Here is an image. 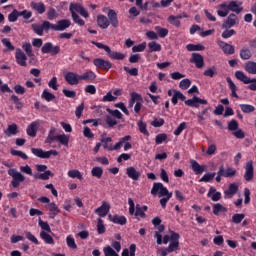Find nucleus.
<instances>
[{"label":"nucleus","mask_w":256,"mask_h":256,"mask_svg":"<svg viewBox=\"0 0 256 256\" xmlns=\"http://www.w3.org/2000/svg\"><path fill=\"white\" fill-rule=\"evenodd\" d=\"M159 193L160 197H165L160 199V205L165 209L167 207V202L171 197H173V193L169 192V190L163 186V183H154L152 190H151V195H157Z\"/></svg>","instance_id":"nucleus-1"},{"label":"nucleus","mask_w":256,"mask_h":256,"mask_svg":"<svg viewBox=\"0 0 256 256\" xmlns=\"http://www.w3.org/2000/svg\"><path fill=\"white\" fill-rule=\"evenodd\" d=\"M92 44L96 45L98 49H103L107 53L108 57H110V59H114L115 61H123V59H125V54L112 51L109 46L103 43L92 41Z\"/></svg>","instance_id":"nucleus-2"},{"label":"nucleus","mask_w":256,"mask_h":256,"mask_svg":"<svg viewBox=\"0 0 256 256\" xmlns=\"http://www.w3.org/2000/svg\"><path fill=\"white\" fill-rule=\"evenodd\" d=\"M171 233V243L169 244L168 248H164L161 251V256H167L168 253H173V251H177L179 249V239L181 236L176 232Z\"/></svg>","instance_id":"nucleus-3"},{"label":"nucleus","mask_w":256,"mask_h":256,"mask_svg":"<svg viewBox=\"0 0 256 256\" xmlns=\"http://www.w3.org/2000/svg\"><path fill=\"white\" fill-rule=\"evenodd\" d=\"M235 77H236V79H238V81H241L245 85L250 84L248 86V89H250V91H256V79H251V78L247 77V75H245V73L243 71H236Z\"/></svg>","instance_id":"nucleus-4"},{"label":"nucleus","mask_w":256,"mask_h":256,"mask_svg":"<svg viewBox=\"0 0 256 256\" xmlns=\"http://www.w3.org/2000/svg\"><path fill=\"white\" fill-rule=\"evenodd\" d=\"M8 175L12 177L11 185L15 189H17V187H19V185H21V183L25 181V176H23V174H21V172H18L16 169L8 170Z\"/></svg>","instance_id":"nucleus-5"},{"label":"nucleus","mask_w":256,"mask_h":256,"mask_svg":"<svg viewBox=\"0 0 256 256\" xmlns=\"http://www.w3.org/2000/svg\"><path fill=\"white\" fill-rule=\"evenodd\" d=\"M41 52L43 54H50L53 57V56L59 55V53H61V47L54 46L53 43L47 42L42 46Z\"/></svg>","instance_id":"nucleus-6"},{"label":"nucleus","mask_w":256,"mask_h":256,"mask_svg":"<svg viewBox=\"0 0 256 256\" xmlns=\"http://www.w3.org/2000/svg\"><path fill=\"white\" fill-rule=\"evenodd\" d=\"M219 7L220 9L228 8V11H233V13H236V15L243 12V7H240L237 1H231L229 4L227 2H223L219 5Z\"/></svg>","instance_id":"nucleus-7"},{"label":"nucleus","mask_w":256,"mask_h":256,"mask_svg":"<svg viewBox=\"0 0 256 256\" xmlns=\"http://www.w3.org/2000/svg\"><path fill=\"white\" fill-rule=\"evenodd\" d=\"M93 64L95 67H97V69H101V71H109V69L113 67V64L110 61L103 58L94 59Z\"/></svg>","instance_id":"nucleus-8"},{"label":"nucleus","mask_w":256,"mask_h":256,"mask_svg":"<svg viewBox=\"0 0 256 256\" xmlns=\"http://www.w3.org/2000/svg\"><path fill=\"white\" fill-rule=\"evenodd\" d=\"M235 25H239V18L237 14L231 13L222 24V29H231V27H235Z\"/></svg>","instance_id":"nucleus-9"},{"label":"nucleus","mask_w":256,"mask_h":256,"mask_svg":"<svg viewBox=\"0 0 256 256\" xmlns=\"http://www.w3.org/2000/svg\"><path fill=\"white\" fill-rule=\"evenodd\" d=\"M71 27V20L63 19L59 20L57 24H51L50 29L53 31H65Z\"/></svg>","instance_id":"nucleus-10"},{"label":"nucleus","mask_w":256,"mask_h":256,"mask_svg":"<svg viewBox=\"0 0 256 256\" xmlns=\"http://www.w3.org/2000/svg\"><path fill=\"white\" fill-rule=\"evenodd\" d=\"M32 29L36 35L42 36L43 31H49L51 29V23L49 21H44L42 25L32 24Z\"/></svg>","instance_id":"nucleus-11"},{"label":"nucleus","mask_w":256,"mask_h":256,"mask_svg":"<svg viewBox=\"0 0 256 256\" xmlns=\"http://www.w3.org/2000/svg\"><path fill=\"white\" fill-rule=\"evenodd\" d=\"M255 177V169L253 168V160H249L245 166L244 179L245 181H253Z\"/></svg>","instance_id":"nucleus-12"},{"label":"nucleus","mask_w":256,"mask_h":256,"mask_svg":"<svg viewBox=\"0 0 256 256\" xmlns=\"http://www.w3.org/2000/svg\"><path fill=\"white\" fill-rule=\"evenodd\" d=\"M207 103V100L201 99L197 96H193L192 99H188L185 101V105H187L188 107H196V109L199 108L200 105H207Z\"/></svg>","instance_id":"nucleus-13"},{"label":"nucleus","mask_w":256,"mask_h":256,"mask_svg":"<svg viewBox=\"0 0 256 256\" xmlns=\"http://www.w3.org/2000/svg\"><path fill=\"white\" fill-rule=\"evenodd\" d=\"M16 62L20 67H27V55H25V52L19 48L16 49L15 53Z\"/></svg>","instance_id":"nucleus-14"},{"label":"nucleus","mask_w":256,"mask_h":256,"mask_svg":"<svg viewBox=\"0 0 256 256\" xmlns=\"http://www.w3.org/2000/svg\"><path fill=\"white\" fill-rule=\"evenodd\" d=\"M190 63H194L197 69H203L205 67V60L202 55L199 53H192V57L190 58Z\"/></svg>","instance_id":"nucleus-15"},{"label":"nucleus","mask_w":256,"mask_h":256,"mask_svg":"<svg viewBox=\"0 0 256 256\" xmlns=\"http://www.w3.org/2000/svg\"><path fill=\"white\" fill-rule=\"evenodd\" d=\"M109 211H111V204L103 201L102 205L95 210V213H97L99 217H107Z\"/></svg>","instance_id":"nucleus-16"},{"label":"nucleus","mask_w":256,"mask_h":256,"mask_svg":"<svg viewBox=\"0 0 256 256\" xmlns=\"http://www.w3.org/2000/svg\"><path fill=\"white\" fill-rule=\"evenodd\" d=\"M220 174L223 175V177H226L228 179H231L237 175V170L235 168L227 167L221 165L219 166Z\"/></svg>","instance_id":"nucleus-17"},{"label":"nucleus","mask_w":256,"mask_h":256,"mask_svg":"<svg viewBox=\"0 0 256 256\" xmlns=\"http://www.w3.org/2000/svg\"><path fill=\"white\" fill-rule=\"evenodd\" d=\"M80 76L77 75L74 72H68L65 75V81L67 82L68 85H79V81H81Z\"/></svg>","instance_id":"nucleus-18"},{"label":"nucleus","mask_w":256,"mask_h":256,"mask_svg":"<svg viewBox=\"0 0 256 256\" xmlns=\"http://www.w3.org/2000/svg\"><path fill=\"white\" fill-rule=\"evenodd\" d=\"M191 169L194 171L195 175H201L207 169V166L200 165L196 160L190 161Z\"/></svg>","instance_id":"nucleus-19"},{"label":"nucleus","mask_w":256,"mask_h":256,"mask_svg":"<svg viewBox=\"0 0 256 256\" xmlns=\"http://www.w3.org/2000/svg\"><path fill=\"white\" fill-rule=\"evenodd\" d=\"M237 191H239V185L236 183H231L228 190L224 191L225 199H231L233 195H236Z\"/></svg>","instance_id":"nucleus-20"},{"label":"nucleus","mask_w":256,"mask_h":256,"mask_svg":"<svg viewBox=\"0 0 256 256\" xmlns=\"http://www.w3.org/2000/svg\"><path fill=\"white\" fill-rule=\"evenodd\" d=\"M47 209L49 211V218L55 219L59 213H61V210H59V207H57V204L54 202H51L47 205Z\"/></svg>","instance_id":"nucleus-21"},{"label":"nucleus","mask_w":256,"mask_h":256,"mask_svg":"<svg viewBox=\"0 0 256 256\" xmlns=\"http://www.w3.org/2000/svg\"><path fill=\"white\" fill-rule=\"evenodd\" d=\"M108 21L112 27L117 29L119 27V19L117 18V12L115 10H109L108 12Z\"/></svg>","instance_id":"nucleus-22"},{"label":"nucleus","mask_w":256,"mask_h":256,"mask_svg":"<svg viewBox=\"0 0 256 256\" xmlns=\"http://www.w3.org/2000/svg\"><path fill=\"white\" fill-rule=\"evenodd\" d=\"M126 174L130 179H133V181H139V177H141V172L137 171L135 167H128L126 169Z\"/></svg>","instance_id":"nucleus-23"},{"label":"nucleus","mask_w":256,"mask_h":256,"mask_svg":"<svg viewBox=\"0 0 256 256\" xmlns=\"http://www.w3.org/2000/svg\"><path fill=\"white\" fill-rule=\"evenodd\" d=\"M104 149H106L107 151H113V146L109 145V143H111V141H113V139L111 137H107V133H103L101 135V139H100Z\"/></svg>","instance_id":"nucleus-24"},{"label":"nucleus","mask_w":256,"mask_h":256,"mask_svg":"<svg viewBox=\"0 0 256 256\" xmlns=\"http://www.w3.org/2000/svg\"><path fill=\"white\" fill-rule=\"evenodd\" d=\"M38 129H39V122L37 121L32 122L27 128V135H29V137H37Z\"/></svg>","instance_id":"nucleus-25"},{"label":"nucleus","mask_w":256,"mask_h":256,"mask_svg":"<svg viewBox=\"0 0 256 256\" xmlns=\"http://www.w3.org/2000/svg\"><path fill=\"white\" fill-rule=\"evenodd\" d=\"M97 24L101 29H107V27L110 25L109 18H107L105 15H98Z\"/></svg>","instance_id":"nucleus-26"},{"label":"nucleus","mask_w":256,"mask_h":256,"mask_svg":"<svg viewBox=\"0 0 256 256\" xmlns=\"http://www.w3.org/2000/svg\"><path fill=\"white\" fill-rule=\"evenodd\" d=\"M110 221H112V223H116L118 225H127V218H125V216H119V215H109L108 216Z\"/></svg>","instance_id":"nucleus-27"},{"label":"nucleus","mask_w":256,"mask_h":256,"mask_svg":"<svg viewBox=\"0 0 256 256\" xmlns=\"http://www.w3.org/2000/svg\"><path fill=\"white\" fill-rule=\"evenodd\" d=\"M57 128L56 127H51L49 134L45 140V143H47L48 145H51L53 143V141H57Z\"/></svg>","instance_id":"nucleus-28"},{"label":"nucleus","mask_w":256,"mask_h":256,"mask_svg":"<svg viewBox=\"0 0 256 256\" xmlns=\"http://www.w3.org/2000/svg\"><path fill=\"white\" fill-rule=\"evenodd\" d=\"M226 81L229 85V89L231 90V97H235V99H239V95H237V86L235 85L233 80H231L230 77H227Z\"/></svg>","instance_id":"nucleus-29"},{"label":"nucleus","mask_w":256,"mask_h":256,"mask_svg":"<svg viewBox=\"0 0 256 256\" xmlns=\"http://www.w3.org/2000/svg\"><path fill=\"white\" fill-rule=\"evenodd\" d=\"M96 78L97 75L93 71H88L79 76L80 81H95Z\"/></svg>","instance_id":"nucleus-30"},{"label":"nucleus","mask_w":256,"mask_h":256,"mask_svg":"<svg viewBox=\"0 0 256 256\" xmlns=\"http://www.w3.org/2000/svg\"><path fill=\"white\" fill-rule=\"evenodd\" d=\"M240 57L244 61H248V59H251V57H253V52H251V49H249L247 47H243L240 50Z\"/></svg>","instance_id":"nucleus-31"},{"label":"nucleus","mask_w":256,"mask_h":256,"mask_svg":"<svg viewBox=\"0 0 256 256\" xmlns=\"http://www.w3.org/2000/svg\"><path fill=\"white\" fill-rule=\"evenodd\" d=\"M5 135L7 137H12V135H17L19 133L17 124H11L8 126V128L4 131Z\"/></svg>","instance_id":"nucleus-32"},{"label":"nucleus","mask_w":256,"mask_h":256,"mask_svg":"<svg viewBox=\"0 0 256 256\" xmlns=\"http://www.w3.org/2000/svg\"><path fill=\"white\" fill-rule=\"evenodd\" d=\"M40 237L41 239H43V241L45 243H47L48 245H55V240L53 239V237L51 235H49L47 232L45 231H41L40 232Z\"/></svg>","instance_id":"nucleus-33"},{"label":"nucleus","mask_w":256,"mask_h":256,"mask_svg":"<svg viewBox=\"0 0 256 256\" xmlns=\"http://www.w3.org/2000/svg\"><path fill=\"white\" fill-rule=\"evenodd\" d=\"M245 71L250 75H256V62L249 61L245 64Z\"/></svg>","instance_id":"nucleus-34"},{"label":"nucleus","mask_w":256,"mask_h":256,"mask_svg":"<svg viewBox=\"0 0 256 256\" xmlns=\"http://www.w3.org/2000/svg\"><path fill=\"white\" fill-rule=\"evenodd\" d=\"M30 6L32 7V9H34L35 11H37L38 13H40V15H42V13L45 12V4L39 2H31Z\"/></svg>","instance_id":"nucleus-35"},{"label":"nucleus","mask_w":256,"mask_h":256,"mask_svg":"<svg viewBox=\"0 0 256 256\" xmlns=\"http://www.w3.org/2000/svg\"><path fill=\"white\" fill-rule=\"evenodd\" d=\"M141 97V94H138L137 92H132L128 107L133 108V105H135V103L141 101Z\"/></svg>","instance_id":"nucleus-36"},{"label":"nucleus","mask_w":256,"mask_h":256,"mask_svg":"<svg viewBox=\"0 0 256 256\" xmlns=\"http://www.w3.org/2000/svg\"><path fill=\"white\" fill-rule=\"evenodd\" d=\"M49 177H53V173L50 170L34 175L35 179H41L42 181H49Z\"/></svg>","instance_id":"nucleus-37"},{"label":"nucleus","mask_w":256,"mask_h":256,"mask_svg":"<svg viewBox=\"0 0 256 256\" xmlns=\"http://www.w3.org/2000/svg\"><path fill=\"white\" fill-rule=\"evenodd\" d=\"M56 141H58V143H60L61 145H64V147H69V136L65 134L57 135Z\"/></svg>","instance_id":"nucleus-38"},{"label":"nucleus","mask_w":256,"mask_h":256,"mask_svg":"<svg viewBox=\"0 0 256 256\" xmlns=\"http://www.w3.org/2000/svg\"><path fill=\"white\" fill-rule=\"evenodd\" d=\"M186 49L187 51H205V46L201 44H188Z\"/></svg>","instance_id":"nucleus-39"},{"label":"nucleus","mask_w":256,"mask_h":256,"mask_svg":"<svg viewBox=\"0 0 256 256\" xmlns=\"http://www.w3.org/2000/svg\"><path fill=\"white\" fill-rule=\"evenodd\" d=\"M92 177H96L97 179H101L103 177V168L101 167H94L91 170Z\"/></svg>","instance_id":"nucleus-40"},{"label":"nucleus","mask_w":256,"mask_h":256,"mask_svg":"<svg viewBox=\"0 0 256 256\" xmlns=\"http://www.w3.org/2000/svg\"><path fill=\"white\" fill-rule=\"evenodd\" d=\"M155 31L156 33H158L159 37H161L162 39L167 37V35H169V30L167 28L156 26Z\"/></svg>","instance_id":"nucleus-41"},{"label":"nucleus","mask_w":256,"mask_h":256,"mask_svg":"<svg viewBox=\"0 0 256 256\" xmlns=\"http://www.w3.org/2000/svg\"><path fill=\"white\" fill-rule=\"evenodd\" d=\"M149 53H153L156 51H161V46L159 43L152 41L148 43Z\"/></svg>","instance_id":"nucleus-42"},{"label":"nucleus","mask_w":256,"mask_h":256,"mask_svg":"<svg viewBox=\"0 0 256 256\" xmlns=\"http://www.w3.org/2000/svg\"><path fill=\"white\" fill-rule=\"evenodd\" d=\"M240 109L243 113H253L255 106L251 104H240Z\"/></svg>","instance_id":"nucleus-43"},{"label":"nucleus","mask_w":256,"mask_h":256,"mask_svg":"<svg viewBox=\"0 0 256 256\" xmlns=\"http://www.w3.org/2000/svg\"><path fill=\"white\" fill-rule=\"evenodd\" d=\"M68 177H71V179H83V175H81V172L79 170L68 171Z\"/></svg>","instance_id":"nucleus-44"},{"label":"nucleus","mask_w":256,"mask_h":256,"mask_svg":"<svg viewBox=\"0 0 256 256\" xmlns=\"http://www.w3.org/2000/svg\"><path fill=\"white\" fill-rule=\"evenodd\" d=\"M22 49L26 52L28 57H35V54L33 53V47L31 46V43H26L22 46Z\"/></svg>","instance_id":"nucleus-45"},{"label":"nucleus","mask_w":256,"mask_h":256,"mask_svg":"<svg viewBox=\"0 0 256 256\" xmlns=\"http://www.w3.org/2000/svg\"><path fill=\"white\" fill-rule=\"evenodd\" d=\"M42 99H45V101H48V102H51L55 99V96L53 93L47 91V90H44L42 92V95H41Z\"/></svg>","instance_id":"nucleus-46"},{"label":"nucleus","mask_w":256,"mask_h":256,"mask_svg":"<svg viewBox=\"0 0 256 256\" xmlns=\"http://www.w3.org/2000/svg\"><path fill=\"white\" fill-rule=\"evenodd\" d=\"M227 211V208H225L222 204L217 203L213 205V213L214 215H219V213Z\"/></svg>","instance_id":"nucleus-47"},{"label":"nucleus","mask_w":256,"mask_h":256,"mask_svg":"<svg viewBox=\"0 0 256 256\" xmlns=\"http://www.w3.org/2000/svg\"><path fill=\"white\" fill-rule=\"evenodd\" d=\"M38 225H39V227H41V229L44 232L47 231L48 233H51V226H49V223L44 222L43 220H41V218H39V220H38Z\"/></svg>","instance_id":"nucleus-48"},{"label":"nucleus","mask_w":256,"mask_h":256,"mask_svg":"<svg viewBox=\"0 0 256 256\" xmlns=\"http://www.w3.org/2000/svg\"><path fill=\"white\" fill-rule=\"evenodd\" d=\"M179 87L180 89H182L183 91H187V89H189V87H191V80L189 79H183L180 83H179Z\"/></svg>","instance_id":"nucleus-49"},{"label":"nucleus","mask_w":256,"mask_h":256,"mask_svg":"<svg viewBox=\"0 0 256 256\" xmlns=\"http://www.w3.org/2000/svg\"><path fill=\"white\" fill-rule=\"evenodd\" d=\"M223 51L226 55H233L235 53V47L231 44H224Z\"/></svg>","instance_id":"nucleus-50"},{"label":"nucleus","mask_w":256,"mask_h":256,"mask_svg":"<svg viewBox=\"0 0 256 256\" xmlns=\"http://www.w3.org/2000/svg\"><path fill=\"white\" fill-rule=\"evenodd\" d=\"M19 17H21V16L19 15V11L13 10V11L8 15V20L10 21V23H15V21H17V19H19Z\"/></svg>","instance_id":"nucleus-51"},{"label":"nucleus","mask_w":256,"mask_h":256,"mask_svg":"<svg viewBox=\"0 0 256 256\" xmlns=\"http://www.w3.org/2000/svg\"><path fill=\"white\" fill-rule=\"evenodd\" d=\"M245 219V214H234L232 216V223H235L236 225H239L241 221Z\"/></svg>","instance_id":"nucleus-52"},{"label":"nucleus","mask_w":256,"mask_h":256,"mask_svg":"<svg viewBox=\"0 0 256 256\" xmlns=\"http://www.w3.org/2000/svg\"><path fill=\"white\" fill-rule=\"evenodd\" d=\"M138 127H139L140 133H143V135L149 136V131H147V124L145 122L139 121Z\"/></svg>","instance_id":"nucleus-53"},{"label":"nucleus","mask_w":256,"mask_h":256,"mask_svg":"<svg viewBox=\"0 0 256 256\" xmlns=\"http://www.w3.org/2000/svg\"><path fill=\"white\" fill-rule=\"evenodd\" d=\"M146 47L147 43L143 42L142 44L132 47V51L133 53H141L142 51H145Z\"/></svg>","instance_id":"nucleus-54"},{"label":"nucleus","mask_w":256,"mask_h":256,"mask_svg":"<svg viewBox=\"0 0 256 256\" xmlns=\"http://www.w3.org/2000/svg\"><path fill=\"white\" fill-rule=\"evenodd\" d=\"M83 7L81 4H70V13L73 15V13H81Z\"/></svg>","instance_id":"nucleus-55"},{"label":"nucleus","mask_w":256,"mask_h":256,"mask_svg":"<svg viewBox=\"0 0 256 256\" xmlns=\"http://www.w3.org/2000/svg\"><path fill=\"white\" fill-rule=\"evenodd\" d=\"M216 173H206L201 179L200 182L209 183L212 179L215 178Z\"/></svg>","instance_id":"nucleus-56"},{"label":"nucleus","mask_w":256,"mask_h":256,"mask_svg":"<svg viewBox=\"0 0 256 256\" xmlns=\"http://www.w3.org/2000/svg\"><path fill=\"white\" fill-rule=\"evenodd\" d=\"M72 19L74 23H77V25H80V27H83L85 25V21L81 19L75 12H72Z\"/></svg>","instance_id":"nucleus-57"},{"label":"nucleus","mask_w":256,"mask_h":256,"mask_svg":"<svg viewBox=\"0 0 256 256\" xmlns=\"http://www.w3.org/2000/svg\"><path fill=\"white\" fill-rule=\"evenodd\" d=\"M66 243L70 249H77V243H75V238L67 236Z\"/></svg>","instance_id":"nucleus-58"},{"label":"nucleus","mask_w":256,"mask_h":256,"mask_svg":"<svg viewBox=\"0 0 256 256\" xmlns=\"http://www.w3.org/2000/svg\"><path fill=\"white\" fill-rule=\"evenodd\" d=\"M233 35H237V32L234 29L229 30V28L222 33L223 39H229L230 37H233Z\"/></svg>","instance_id":"nucleus-59"},{"label":"nucleus","mask_w":256,"mask_h":256,"mask_svg":"<svg viewBox=\"0 0 256 256\" xmlns=\"http://www.w3.org/2000/svg\"><path fill=\"white\" fill-rule=\"evenodd\" d=\"M47 17L50 21H53V19H57V10H55V8H50L47 12Z\"/></svg>","instance_id":"nucleus-60"},{"label":"nucleus","mask_w":256,"mask_h":256,"mask_svg":"<svg viewBox=\"0 0 256 256\" xmlns=\"http://www.w3.org/2000/svg\"><path fill=\"white\" fill-rule=\"evenodd\" d=\"M107 113H109L112 117H116V119H123V114L119 110H111L107 109Z\"/></svg>","instance_id":"nucleus-61"},{"label":"nucleus","mask_w":256,"mask_h":256,"mask_svg":"<svg viewBox=\"0 0 256 256\" xmlns=\"http://www.w3.org/2000/svg\"><path fill=\"white\" fill-rule=\"evenodd\" d=\"M239 129V122L237 120H231L228 124L229 131H237Z\"/></svg>","instance_id":"nucleus-62"},{"label":"nucleus","mask_w":256,"mask_h":256,"mask_svg":"<svg viewBox=\"0 0 256 256\" xmlns=\"http://www.w3.org/2000/svg\"><path fill=\"white\" fill-rule=\"evenodd\" d=\"M97 231L99 235H103V233H105V225L103 224V220H101V218L98 219Z\"/></svg>","instance_id":"nucleus-63"},{"label":"nucleus","mask_w":256,"mask_h":256,"mask_svg":"<svg viewBox=\"0 0 256 256\" xmlns=\"http://www.w3.org/2000/svg\"><path fill=\"white\" fill-rule=\"evenodd\" d=\"M104 255L105 256H119V254H117V252H115V250H113V248H111V246L104 248Z\"/></svg>","instance_id":"nucleus-64"}]
</instances>
